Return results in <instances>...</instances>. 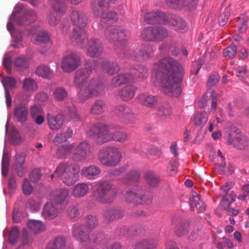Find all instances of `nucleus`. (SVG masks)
Wrapping results in <instances>:
<instances>
[{"mask_svg": "<svg viewBox=\"0 0 249 249\" xmlns=\"http://www.w3.org/2000/svg\"><path fill=\"white\" fill-rule=\"evenodd\" d=\"M184 73L181 64L170 57L159 60L153 65V76L170 96L178 97L181 94Z\"/></svg>", "mask_w": 249, "mask_h": 249, "instance_id": "nucleus-1", "label": "nucleus"}, {"mask_svg": "<svg viewBox=\"0 0 249 249\" xmlns=\"http://www.w3.org/2000/svg\"><path fill=\"white\" fill-rule=\"evenodd\" d=\"M118 188L108 180H101L96 185L93 195L100 202L105 204L112 203L116 198Z\"/></svg>", "mask_w": 249, "mask_h": 249, "instance_id": "nucleus-2", "label": "nucleus"}, {"mask_svg": "<svg viewBox=\"0 0 249 249\" xmlns=\"http://www.w3.org/2000/svg\"><path fill=\"white\" fill-rule=\"evenodd\" d=\"M123 155L121 150L116 146H108L101 149L97 155L100 163L107 167H115L119 165Z\"/></svg>", "mask_w": 249, "mask_h": 249, "instance_id": "nucleus-3", "label": "nucleus"}, {"mask_svg": "<svg viewBox=\"0 0 249 249\" xmlns=\"http://www.w3.org/2000/svg\"><path fill=\"white\" fill-rule=\"evenodd\" d=\"M170 31L161 25L145 27L142 30L140 37L146 42H160L169 36Z\"/></svg>", "mask_w": 249, "mask_h": 249, "instance_id": "nucleus-4", "label": "nucleus"}, {"mask_svg": "<svg viewBox=\"0 0 249 249\" xmlns=\"http://www.w3.org/2000/svg\"><path fill=\"white\" fill-rule=\"evenodd\" d=\"M79 173V167L77 165L62 162L58 165L54 173L61 178L64 184L71 186L78 180Z\"/></svg>", "mask_w": 249, "mask_h": 249, "instance_id": "nucleus-5", "label": "nucleus"}, {"mask_svg": "<svg viewBox=\"0 0 249 249\" xmlns=\"http://www.w3.org/2000/svg\"><path fill=\"white\" fill-rule=\"evenodd\" d=\"M124 197L126 202L135 205L149 204L152 201V196L144 189L137 186L126 191Z\"/></svg>", "mask_w": 249, "mask_h": 249, "instance_id": "nucleus-6", "label": "nucleus"}, {"mask_svg": "<svg viewBox=\"0 0 249 249\" xmlns=\"http://www.w3.org/2000/svg\"><path fill=\"white\" fill-rule=\"evenodd\" d=\"M110 127L106 124L96 123L90 125L87 135L93 138L97 144L102 145L110 142Z\"/></svg>", "mask_w": 249, "mask_h": 249, "instance_id": "nucleus-7", "label": "nucleus"}, {"mask_svg": "<svg viewBox=\"0 0 249 249\" xmlns=\"http://www.w3.org/2000/svg\"><path fill=\"white\" fill-rule=\"evenodd\" d=\"M97 66V61L88 60L86 61L85 67L77 70L75 73L74 82L76 87L84 86L89 75Z\"/></svg>", "mask_w": 249, "mask_h": 249, "instance_id": "nucleus-8", "label": "nucleus"}, {"mask_svg": "<svg viewBox=\"0 0 249 249\" xmlns=\"http://www.w3.org/2000/svg\"><path fill=\"white\" fill-rule=\"evenodd\" d=\"M15 12L20 15L17 18L16 22L21 25H28L37 19V16L35 12L28 9L22 4H18L15 8Z\"/></svg>", "mask_w": 249, "mask_h": 249, "instance_id": "nucleus-9", "label": "nucleus"}, {"mask_svg": "<svg viewBox=\"0 0 249 249\" xmlns=\"http://www.w3.org/2000/svg\"><path fill=\"white\" fill-rule=\"evenodd\" d=\"M154 50L152 45L150 44H142L140 46L139 51L135 50L128 51L126 50H123L121 53L125 57L130 56L132 58L137 60L142 61L147 60L154 56Z\"/></svg>", "mask_w": 249, "mask_h": 249, "instance_id": "nucleus-10", "label": "nucleus"}, {"mask_svg": "<svg viewBox=\"0 0 249 249\" xmlns=\"http://www.w3.org/2000/svg\"><path fill=\"white\" fill-rule=\"evenodd\" d=\"M128 32L122 27L110 26L107 27L105 32L106 38L110 42H121L126 39Z\"/></svg>", "mask_w": 249, "mask_h": 249, "instance_id": "nucleus-11", "label": "nucleus"}, {"mask_svg": "<svg viewBox=\"0 0 249 249\" xmlns=\"http://www.w3.org/2000/svg\"><path fill=\"white\" fill-rule=\"evenodd\" d=\"M169 14L160 11L147 12L143 16L144 21L149 25L163 24L166 25L168 21Z\"/></svg>", "mask_w": 249, "mask_h": 249, "instance_id": "nucleus-12", "label": "nucleus"}, {"mask_svg": "<svg viewBox=\"0 0 249 249\" xmlns=\"http://www.w3.org/2000/svg\"><path fill=\"white\" fill-rule=\"evenodd\" d=\"M228 142L240 150L246 149L249 146V140L247 136L243 135L237 130L231 132L228 135Z\"/></svg>", "mask_w": 249, "mask_h": 249, "instance_id": "nucleus-13", "label": "nucleus"}, {"mask_svg": "<svg viewBox=\"0 0 249 249\" xmlns=\"http://www.w3.org/2000/svg\"><path fill=\"white\" fill-rule=\"evenodd\" d=\"M80 64V56L75 53H71L63 58L61 68L65 72H72L79 66Z\"/></svg>", "mask_w": 249, "mask_h": 249, "instance_id": "nucleus-14", "label": "nucleus"}, {"mask_svg": "<svg viewBox=\"0 0 249 249\" xmlns=\"http://www.w3.org/2000/svg\"><path fill=\"white\" fill-rule=\"evenodd\" d=\"M124 215V211L119 208L109 207L104 209L102 213L103 221L106 224H110L114 221L122 218Z\"/></svg>", "mask_w": 249, "mask_h": 249, "instance_id": "nucleus-15", "label": "nucleus"}, {"mask_svg": "<svg viewBox=\"0 0 249 249\" xmlns=\"http://www.w3.org/2000/svg\"><path fill=\"white\" fill-rule=\"evenodd\" d=\"M172 223L175 225L174 231L177 236L181 237L188 234L190 226L189 221L179 216H176L172 219Z\"/></svg>", "mask_w": 249, "mask_h": 249, "instance_id": "nucleus-16", "label": "nucleus"}, {"mask_svg": "<svg viewBox=\"0 0 249 249\" xmlns=\"http://www.w3.org/2000/svg\"><path fill=\"white\" fill-rule=\"evenodd\" d=\"M103 46L101 41L96 38H92L87 43V53L91 57H97L102 54Z\"/></svg>", "mask_w": 249, "mask_h": 249, "instance_id": "nucleus-17", "label": "nucleus"}, {"mask_svg": "<svg viewBox=\"0 0 249 249\" xmlns=\"http://www.w3.org/2000/svg\"><path fill=\"white\" fill-rule=\"evenodd\" d=\"M90 231L85 225L76 224L72 228L73 236L81 242H86L89 240Z\"/></svg>", "mask_w": 249, "mask_h": 249, "instance_id": "nucleus-18", "label": "nucleus"}, {"mask_svg": "<svg viewBox=\"0 0 249 249\" xmlns=\"http://www.w3.org/2000/svg\"><path fill=\"white\" fill-rule=\"evenodd\" d=\"M70 18L72 24L76 27H85L88 21L87 15L80 10H72L70 14Z\"/></svg>", "mask_w": 249, "mask_h": 249, "instance_id": "nucleus-19", "label": "nucleus"}, {"mask_svg": "<svg viewBox=\"0 0 249 249\" xmlns=\"http://www.w3.org/2000/svg\"><path fill=\"white\" fill-rule=\"evenodd\" d=\"M90 149L89 145L86 142H81L74 149L72 155V160L76 161L84 160L87 158V153Z\"/></svg>", "mask_w": 249, "mask_h": 249, "instance_id": "nucleus-20", "label": "nucleus"}, {"mask_svg": "<svg viewBox=\"0 0 249 249\" xmlns=\"http://www.w3.org/2000/svg\"><path fill=\"white\" fill-rule=\"evenodd\" d=\"M28 107L23 103L16 105L14 108V116L18 122L24 124L27 120L28 115Z\"/></svg>", "mask_w": 249, "mask_h": 249, "instance_id": "nucleus-21", "label": "nucleus"}, {"mask_svg": "<svg viewBox=\"0 0 249 249\" xmlns=\"http://www.w3.org/2000/svg\"><path fill=\"white\" fill-rule=\"evenodd\" d=\"M47 120L48 124L52 130H57L62 126L64 118L62 114L53 115L49 113L47 115Z\"/></svg>", "mask_w": 249, "mask_h": 249, "instance_id": "nucleus-22", "label": "nucleus"}, {"mask_svg": "<svg viewBox=\"0 0 249 249\" xmlns=\"http://www.w3.org/2000/svg\"><path fill=\"white\" fill-rule=\"evenodd\" d=\"M168 21L166 23V25L172 26L175 30L183 32L187 30V24L185 20L179 17H176L174 15L168 14Z\"/></svg>", "mask_w": 249, "mask_h": 249, "instance_id": "nucleus-23", "label": "nucleus"}, {"mask_svg": "<svg viewBox=\"0 0 249 249\" xmlns=\"http://www.w3.org/2000/svg\"><path fill=\"white\" fill-rule=\"evenodd\" d=\"M87 86L94 97L103 95L105 93V86L99 80L92 79L88 82Z\"/></svg>", "mask_w": 249, "mask_h": 249, "instance_id": "nucleus-24", "label": "nucleus"}, {"mask_svg": "<svg viewBox=\"0 0 249 249\" xmlns=\"http://www.w3.org/2000/svg\"><path fill=\"white\" fill-rule=\"evenodd\" d=\"M109 7V4L104 0H94L92 4V12L95 17L104 16Z\"/></svg>", "mask_w": 249, "mask_h": 249, "instance_id": "nucleus-25", "label": "nucleus"}, {"mask_svg": "<svg viewBox=\"0 0 249 249\" xmlns=\"http://www.w3.org/2000/svg\"><path fill=\"white\" fill-rule=\"evenodd\" d=\"M86 38V32L84 30L74 28L71 33V40L74 45L82 48Z\"/></svg>", "mask_w": 249, "mask_h": 249, "instance_id": "nucleus-26", "label": "nucleus"}, {"mask_svg": "<svg viewBox=\"0 0 249 249\" xmlns=\"http://www.w3.org/2000/svg\"><path fill=\"white\" fill-rule=\"evenodd\" d=\"M136 89V88L132 85L126 86L119 90V96L124 101H129L134 96Z\"/></svg>", "mask_w": 249, "mask_h": 249, "instance_id": "nucleus-27", "label": "nucleus"}, {"mask_svg": "<svg viewBox=\"0 0 249 249\" xmlns=\"http://www.w3.org/2000/svg\"><path fill=\"white\" fill-rule=\"evenodd\" d=\"M140 172L136 170L129 171L124 177L121 178V181L126 185L138 184L140 181Z\"/></svg>", "mask_w": 249, "mask_h": 249, "instance_id": "nucleus-28", "label": "nucleus"}, {"mask_svg": "<svg viewBox=\"0 0 249 249\" xmlns=\"http://www.w3.org/2000/svg\"><path fill=\"white\" fill-rule=\"evenodd\" d=\"M134 80V77L131 74H120L112 79L111 84L114 87H118L128 82H133Z\"/></svg>", "mask_w": 249, "mask_h": 249, "instance_id": "nucleus-29", "label": "nucleus"}, {"mask_svg": "<svg viewBox=\"0 0 249 249\" xmlns=\"http://www.w3.org/2000/svg\"><path fill=\"white\" fill-rule=\"evenodd\" d=\"M50 38L47 33H39L35 39V41L37 45H40L42 49L39 50V52L42 54H44L49 48L48 43Z\"/></svg>", "mask_w": 249, "mask_h": 249, "instance_id": "nucleus-30", "label": "nucleus"}, {"mask_svg": "<svg viewBox=\"0 0 249 249\" xmlns=\"http://www.w3.org/2000/svg\"><path fill=\"white\" fill-rule=\"evenodd\" d=\"M56 204L53 201L51 203H46L44 206L42 211V215L49 218H53L55 217L58 213V208L56 207Z\"/></svg>", "mask_w": 249, "mask_h": 249, "instance_id": "nucleus-31", "label": "nucleus"}, {"mask_svg": "<svg viewBox=\"0 0 249 249\" xmlns=\"http://www.w3.org/2000/svg\"><path fill=\"white\" fill-rule=\"evenodd\" d=\"M137 98L140 104L146 107H153L156 105L157 98L153 95L141 93L138 95Z\"/></svg>", "mask_w": 249, "mask_h": 249, "instance_id": "nucleus-32", "label": "nucleus"}, {"mask_svg": "<svg viewBox=\"0 0 249 249\" xmlns=\"http://www.w3.org/2000/svg\"><path fill=\"white\" fill-rule=\"evenodd\" d=\"M106 108V102L102 99H98L91 106L90 113L93 115H101L105 112Z\"/></svg>", "mask_w": 249, "mask_h": 249, "instance_id": "nucleus-33", "label": "nucleus"}, {"mask_svg": "<svg viewBox=\"0 0 249 249\" xmlns=\"http://www.w3.org/2000/svg\"><path fill=\"white\" fill-rule=\"evenodd\" d=\"M102 70L109 74H114L120 70L117 63L108 60H104L101 63Z\"/></svg>", "mask_w": 249, "mask_h": 249, "instance_id": "nucleus-34", "label": "nucleus"}, {"mask_svg": "<svg viewBox=\"0 0 249 249\" xmlns=\"http://www.w3.org/2000/svg\"><path fill=\"white\" fill-rule=\"evenodd\" d=\"M101 169L96 165H92L89 167L83 168L81 171V175L89 178H94L101 173Z\"/></svg>", "mask_w": 249, "mask_h": 249, "instance_id": "nucleus-35", "label": "nucleus"}, {"mask_svg": "<svg viewBox=\"0 0 249 249\" xmlns=\"http://www.w3.org/2000/svg\"><path fill=\"white\" fill-rule=\"evenodd\" d=\"M78 88H79L78 97L79 103L83 104L89 99L94 97L87 85L84 87L83 86Z\"/></svg>", "mask_w": 249, "mask_h": 249, "instance_id": "nucleus-36", "label": "nucleus"}, {"mask_svg": "<svg viewBox=\"0 0 249 249\" xmlns=\"http://www.w3.org/2000/svg\"><path fill=\"white\" fill-rule=\"evenodd\" d=\"M202 225L201 224L200 219L196 218L194 222L193 229L189 236V239L191 241H195L202 232Z\"/></svg>", "mask_w": 249, "mask_h": 249, "instance_id": "nucleus-37", "label": "nucleus"}, {"mask_svg": "<svg viewBox=\"0 0 249 249\" xmlns=\"http://www.w3.org/2000/svg\"><path fill=\"white\" fill-rule=\"evenodd\" d=\"M157 243L154 240H143L137 242L134 246V249H155Z\"/></svg>", "mask_w": 249, "mask_h": 249, "instance_id": "nucleus-38", "label": "nucleus"}, {"mask_svg": "<svg viewBox=\"0 0 249 249\" xmlns=\"http://www.w3.org/2000/svg\"><path fill=\"white\" fill-rule=\"evenodd\" d=\"M144 178L146 183L151 187H156L160 181V177L153 172L149 171L145 174Z\"/></svg>", "mask_w": 249, "mask_h": 249, "instance_id": "nucleus-39", "label": "nucleus"}, {"mask_svg": "<svg viewBox=\"0 0 249 249\" xmlns=\"http://www.w3.org/2000/svg\"><path fill=\"white\" fill-rule=\"evenodd\" d=\"M73 147V145L70 143L61 145L56 151L57 157L60 159L66 158L71 153Z\"/></svg>", "mask_w": 249, "mask_h": 249, "instance_id": "nucleus-40", "label": "nucleus"}, {"mask_svg": "<svg viewBox=\"0 0 249 249\" xmlns=\"http://www.w3.org/2000/svg\"><path fill=\"white\" fill-rule=\"evenodd\" d=\"M128 134L124 131H112L110 130V142L113 141L119 142H124L128 140Z\"/></svg>", "mask_w": 249, "mask_h": 249, "instance_id": "nucleus-41", "label": "nucleus"}, {"mask_svg": "<svg viewBox=\"0 0 249 249\" xmlns=\"http://www.w3.org/2000/svg\"><path fill=\"white\" fill-rule=\"evenodd\" d=\"M89 189V186L87 184L79 183L74 187L72 193L74 196L81 197L88 193Z\"/></svg>", "mask_w": 249, "mask_h": 249, "instance_id": "nucleus-42", "label": "nucleus"}, {"mask_svg": "<svg viewBox=\"0 0 249 249\" xmlns=\"http://www.w3.org/2000/svg\"><path fill=\"white\" fill-rule=\"evenodd\" d=\"M69 194L68 190L59 189L56 191L55 194L52 197V200L56 204H60L68 197Z\"/></svg>", "mask_w": 249, "mask_h": 249, "instance_id": "nucleus-43", "label": "nucleus"}, {"mask_svg": "<svg viewBox=\"0 0 249 249\" xmlns=\"http://www.w3.org/2000/svg\"><path fill=\"white\" fill-rule=\"evenodd\" d=\"M190 207L192 210L194 211L196 208L199 212H202L205 210V206L203 201L200 200V196L197 194L193 196Z\"/></svg>", "mask_w": 249, "mask_h": 249, "instance_id": "nucleus-44", "label": "nucleus"}, {"mask_svg": "<svg viewBox=\"0 0 249 249\" xmlns=\"http://www.w3.org/2000/svg\"><path fill=\"white\" fill-rule=\"evenodd\" d=\"M236 195L233 192H231L228 194V193H224L223 194L222 200L221 203V206L224 210L228 209L231 204L235 200Z\"/></svg>", "mask_w": 249, "mask_h": 249, "instance_id": "nucleus-45", "label": "nucleus"}, {"mask_svg": "<svg viewBox=\"0 0 249 249\" xmlns=\"http://www.w3.org/2000/svg\"><path fill=\"white\" fill-rule=\"evenodd\" d=\"M27 226L36 233L42 232L45 230V225L39 220H30L27 223Z\"/></svg>", "mask_w": 249, "mask_h": 249, "instance_id": "nucleus-46", "label": "nucleus"}, {"mask_svg": "<svg viewBox=\"0 0 249 249\" xmlns=\"http://www.w3.org/2000/svg\"><path fill=\"white\" fill-rule=\"evenodd\" d=\"M52 11L62 15L66 12V6L65 0H52Z\"/></svg>", "mask_w": 249, "mask_h": 249, "instance_id": "nucleus-47", "label": "nucleus"}, {"mask_svg": "<svg viewBox=\"0 0 249 249\" xmlns=\"http://www.w3.org/2000/svg\"><path fill=\"white\" fill-rule=\"evenodd\" d=\"M22 89L25 91H34L37 89V84L34 79L26 78L22 82Z\"/></svg>", "mask_w": 249, "mask_h": 249, "instance_id": "nucleus-48", "label": "nucleus"}, {"mask_svg": "<svg viewBox=\"0 0 249 249\" xmlns=\"http://www.w3.org/2000/svg\"><path fill=\"white\" fill-rule=\"evenodd\" d=\"M41 202L38 198H30L28 200L26 207L32 212H37L40 210Z\"/></svg>", "mask_w": 249, "mask_h": 249, "instance_id": "nucleus-49", "label": "nucleus"}, {"mask_svg": "<svg viewBox=\"0 0 249 249\" xmlns=\"http://www.w3.org/2000/svg\"><path fill=\"white\" fill-rule=\"evenodd\" d=\"M86 224L87 228L91 231L98 224V218L95 215H88L85 218Z\"/></svg>", "mask_w": 249, "mask_h": 249, "instance_id": "nucleus-50", "label": "nucleus"}, {"mask_svg": "<svg viewBox=\"0 0 249 249\" xmlns=\"http://www.w3.org/2000/svg\"><path fill=\"white\" fill-rule=\"evenodd\" d=\"M14 66L17 71H22L28 68V64L25 58L19 57L15 59Z\"/></svg>", "mask_w": 249, "mask_h": 249, "instance_id": "nucleus-51", "label": "nucleus"}, {"mask_svg": "<svg viewBox=\"0 0 249 249\" xmlns=\"http://www.w3.org/2000/svg\"><path fill=\"white\" fill-rule=\"evenodd\" d=\"M54 99L57 101H62L67 98L68 93L63 87L56 88L53 93Z\"/></svg>", "mask_w": 249, "mask_h": 249, "instance_id": "nucleus-52", "label": "nucleus"}, {"mask_svg": "<svg viewBox=\"0 0 249 249\" xmlns=\"http://www.w3.org/2000/svg\"><path fill=\"white\" fill-rule=\"evenodd\" d=\"M9 162L10 158L8 153L4 152L1 163V172L2 176L4 177L7 176L8 174L9 168Z\"/></svg>", "mask_w": 249, "mask_h": 249, "instance_id": "nucleus-53", "label": "nucleus"}, {"mask_svg": "<svg viewBox=\"0 0 249 249\" xmlns=\"http://www.w3.org/2000/svg\"><path fill=\"white\" fill-rule=\"evenodd\" d=\"M49 242L56 249H64L66 245V240L62 236H57Z\"/></svg>", "mask_w": 249, "mask_h": 249, "instance_id": "nucleus-54", "label": "nucleus"}, {"mask_svg": "<svg viewBox=\"0 0 249 249\" xmlns=\"http://www.w3.org/2000/svg\"><path fill=\"white\" fill-rule=\"evenodd\" d=\"M36 73L39 76L48 78H51L53 75L50 68L44 65L38 67L36 70Z\"/></svg>", "mask_w": 249, "mask_h": 249, "instance_id": "nucleus-55", "label": "nucleus"}, {"mask_svg": "<svg viewBox=\"0 0 249 249\" xmlns=\"http://www.w3.org/2000/svg\"><path fill=\"white\" fill-rule=\"evenodd\" d=\"M208 117L206 112H198L196 114L194 121L196 125L202 127L207 122Z\"/></svg>", "mask_w": 249, "mask_h": 249, "instance_id": "nucleus-56", "label": "nucleus"}, {"mask_svg": "<svg viewBox=\"0 0 249 249\" xmlns=\"http://www.w3.org/2000/svg\"><path fill=\"white\" fill-rule=\"evenodd\" d=\"M61 18V14L52 11L47 18V21L48 23L51 26H55L59 22Z\"/></svg>", "mask_w": 249, "mask_h": 249, "instance_id": "nucleus-57", "label": "nucleus"}, {"mask_svg": "<svg viewBox=\"0 0 249 249\" xmlns=\"http://www.w3.org/2000/svg\"><path fill=\"white\" fill-rule=\"evenodd\" d=\"M144 231L143 227L140 224H136L129 228V237L140 235Z\"/></svg>", "mask_w": 249, "mask_h": 249, "instance_id": "nucleus-58", "label": "nucleus"}, {"mask_svg": "<svg viewBox=\"0 0 249 249\" xmlns=\"http://www.w3.org/2000/svg\"><path fill=\"white\" fill-rule=\"evenodd\" d=\"M236 53L237 47L233 44L227 47L223 50L224 56L229 59L233 58L236 55Z\"/></svg>", "mask_w": 249, "mask_h": 249, "instance_id": "nucleus-59", "label": "nucleus"}, {"mask_svg": "<svg viewBox=\"0 0 249 249\" xmlns=\"http://www.w3.org/2000/svg\"><path fill=\"white\" fill-rule=\"evenodd\" d=\"M1 82L4 88V90L7 89V88H14L16 87V80L12 77H6L4 78Z\"/></svg>", "mask_w": 249, "mask_h": 249, "instance_id": "nucleus-60", "label": "nucleus"}, {"mask_svg": "<svg viewBox=\"0 0 249 249\" xmlns=\"http://www.w3.org/2000/svg\"><path fill=\"white\" fill-rule=\"evenodd\" d=\"M19 237V231L16 227H13L9 233L8 240L11 244H15Z\"/></svg>", "mask_w": 249, "mask_h": 249, "instance_id": "nucleus-61", "label": "nucleus"}, {"mask_svg": "<svg viewBox=\"0 0 249 249\" xmlns=\"http://www.w3.org/2000/svg\"><path fill=\"white\" fill-rule=\"evenodd\" d=\"M172 113L170 106L168 104L161 105L159 108V114L160 116L164 117H169Z\"/></svg>", "mask_w": 249, "mask_h": 249, "instance_id": "nucleus-62", "label": "nucleus"}, {"mask_svg": "<svg viewBox=\"0 0 249 249\" xmlns=\"http://www.w3.org/2000/svg\"><path fill=\"white\" fill-rule=\"evenodd\" d=\"M230 15V12L228 8L221 11L218 19L219 24L222 26L225 25L228 21Z\"/></svg>", "mask_w": 249, "mask_h": 249, "instance_id": "nucleus-63", "label": "nucleus"}, {"mask_svg": "<svg viewBox=\"0 0 249 249\" xmlns=\"http://www.w3.org/2000/svg\"><path fill=\"white\" fill-rule=\"evenodd\" d=\"M68 213L71 219L77 217L80 214L78 206L75 205L70 206L68 210Z\"/></svg>", "mask_w": 249, "mask_h": 249, "instance_id": "nucleus-64", "label": "nucleus"}]
</instances>
